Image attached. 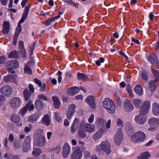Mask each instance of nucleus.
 <instances>
[{"mask_svg": "<svg viewBox=\"0 0 159 159\" xmlns=\"http://www.w3.org/2000/svg\"><path fill=\"white\" fill-rule=\"evenodd\" d=\"M150 107V103L149 101L144 102L140 108V113L135 117L134 120L137 123L143 125L146 121L147 119L144 116L148 113Z\"/></svg>", "mask_w": 159, "mask_h": 159, "instance_id": "nucleus-1", "label": "nucleus"}, {"mask_svg": "<svg viewBox=\"0 0 159 159\" xmlns=\"http://www.w3.org/2000/svg\"><path fill=\"white\" fill-rule=\"evenodd\" d=\"M30 8V6L28 5L25 7L22 15V17L18 23V25L16 28L14 35L18 36L21 31L22 29L21 24L24 22L27 18L28 13Z\"/></svg>", "mask_w": 159, "mask_h": 159, "instance_id": "nucleus-2", "label": "nucleus"}, {"mask_svg": "<svg viewBox=\"0 0 159 159\" xmlns=\"http://www.w3.org/2000/svg\"><path fill=\"white\" fill-rule=\"evenodd\" d=\"M95 151L98 152H100L103 151L107 154H110L111 152L110 143L107 140L102 142L100 145L96 146Z\"/></svg>", "mask_w": 159, "mask_h": 159, "instance_id": "nucleus-3", "label": "nucleus"}, {"mask_svg": "<svg viewBox=\"0 0 159 159\" xmlns=\"http://www.w3.org/2000/svg\"><path fill=\"white\" fill-rule=\"evenodd\" d=\"M145 138L146 135L144 132L138 131L132 135L130 140L132 142L136 143L143 141Z\"/></svg>", "mask_w": 159, "mask_h": 159, "instance_id": "nucleus-4", "label": "nucleus"}, {"mask_svg": "<svg viewBox=\"0 0 159 159\" xmlns=\"http://www.w3.org/2000/svg\"><path fill=\"white\" fill-rule=\"evenodd\" d=\"M104 107L110 113H113L115 110L116 107L113 101L111 99L106 98L103 102Z\"/></svg>", "mask_w": 159, "mask_h": 159, "instance_id": "nucleus-5", "label": "nucleus"}, {"mask_svg": "<svg viewBox=\"0 0 159 159\" xmlns=\"http://www.w3.org/2000/svg\"><path fill=\"white\" fill-rule=\"evenodd\" d=\"M18 61L16 60L8 61L6 63V66L7 67V70L9 72L14 74L15 71L12 69L17 67L19 66Z\"/></svg>", "mask_w": 159, "mask_h": 159, "instance_id": "nucleus-6", "label": "nucleus"}, {"mask_svg": "<svg viewBox=\"0 0 159 159\" xmlns=\"http://www.w3.org/2000/svg\"><path fill=\"white\" fill-rule=\"evenodd\" d=\"M82 152L79 147L75 148V150L71 154L70 159H81L82 157Z\"/></svg>", "mask_w": 159, "mask_h": 159, "instance_id": "nucleus-7", "label": "nucleus"}, {"mask_svg": "<svg viewBox=\"0 0 159 159\" xmlns=\"http://www.w3.org/2000/svg\"><path fill=\"white\" fill-rule=\"evenodd\" d=\"M22 103L21 99L17 97H15L11 99L9 102L11 107L14 109H17L18 108Z\"/></svg>", "mask_w": 159, "mask_h": 159, "instance_id": "nucleus-8", "label": "nucleus"}, {"mask_svg": "<svg viewBox=\"0 0 159 159\" xmlns=\"http://www.w3.org/2000/svg\"><path fill=\"white\" fill-rule=\"evenodd\" d=\"M80 125L85 131L87 133H91L95 131V127L93 124L85 123L84 121H82Z\"/></svg>", "mask_w": 159, "mask_h": 159, "instance_id": "nucleus-9", "label": "nucleus"}, {"mask_svg": "<svg viewBox=\"0 0 159 159\" xmlns=\"http://www.w3.org/2000/svg\"><path fill=\"white\" fill-rule=\"evenodd\" d=\"M148 124L152 127L148 129L150 131L154 129V127L159 126V118H155L152 117L148 119Z\"/></svg>", "mask_w": 159, "mask_h": 159, "instance_id": "nucleus-10", "label": "nucleus"}, {"mask_svg": "<svg viewBox=\"0 0 159 159\" xmlns=\"http://www.w3.org/2000/svg\"><path fill=\"white\" fill-rule=\"evenodd\" d=\"M123 138V135L122 130L120 129H118L114 137V141L116 144L117 145L120 144Z\"/></svg>", "mask_w": 159, "mask_h": 159, "instance_id": "nucleus-11", "label": "nucleus"}, {"mask_svg": "<svg viewBox=\"0 0 159 159\" xmlns=\"http://www.w3.org/2000/svg\"><path fill=\"white\" fill-rule=\"evenodd\" d=\"M0 93L6 96L9 97L12 94V89L9 86H5L0 89Z\"/></svg>", "mask_w": 159, "mask_h": 159, "instance_id": "nucleus-12", "label": "nucleus"}, {"mask_svg": "<svg viewBox=\"0 0 159 159\" xmlns=\"http://www.w3.org/2000/svg\"><path fill=\"white\" fill-rule=\"evenodd\" d=\"M70 152V147L67 143L64 144L63 148L62 154L64 158H66Z\"/></svg>", "mask_w": 159, "mask_h": 159, "instance_id": "nucleus-13", "label": "nucleus"}, {"mask_svg": "<svg viewBox=\"0 0 159 159\" xmlns=\"http://www.w3.org/2000/svg\"><path fill=\"white\" fill-rule=\"evenodd\" d=\"M76 106L74 104H70L69 106L68 110L66 112V115L68 119H71L75 113Z\"/></svg>", "mask_w": 159, "mask_h": 159, "instance_id": "nucleus-14", "label": "nucleus"}, {"mask_svg": "<svg viewBox=\"0 0 159 159\" xmlns=\"http://www.w3.org/2000/svg\"><path fill=\"white\" fill-rule=\"evenodd\" d=\"M123 106L126 112H130L133 110L134 108V106L128 99H126L124 102Z\"/></svg>", "mask_w": 159, "mask_h": 159, "instance_id": "nucleus-15", "label": "nucleus"}, {"mask_svg": "<svg viewBox=\"0 0 159 159\" xmlns=\"http://www.w3.org/2000/svg\"><path fill=\"white\" fill-rule=\"evenodd\" d=\"M105 132V129H100L93 135L92 138L94 140H97L102 137Z\"/></svg>", "mask_w": 159, "mask_h": 159, "instance_id": "nucleus-16", "label": "nucleus"}, {"mask_svg": "<svg viewBox=\"0 0 159 159\" xmlns=\"http://www.w3.org/2000/svg\"><path fill=\"white\" fill-rule=\"evenodd\" d=\"M24 43L23 41H20L18 44V47L20 50V52L21 54L22 57L25 58L26 57V52L24 48Z\"/></svg>", "mask_w": 159, "mask_h": 159, "instance_id": "nucleus-17", "label": "nucleus"}, {"mask_svg": "<svg viewBox=\"0 0 159 159\" xmlns=\"http://www.w3.org/2000/svg\"><path fill=\"white\" fill-rule=\"evenodd\" d=\"M86 102L90 105L91 107L94 108L95 107V99L92 96H88L86 99Z\"/></svg>", "mask_w": 159, "mask_h": 159, "instance_id": "nucleus-18", "label": "nucleus"}, {"mask_svg": "<svg viewBox=\"0 0 159 159\" xmlns=\"http://www.w3.org/2000/svg\"><path fill=\"white\" fill-rule=\"evenodd\" d=\"M62 14L61 12H59L58 13V15L57 16L53 17L50 19H48L44 22V24L45 25L47 26L49 25L52 21H54L57 19H58L60 17V15Z\"/></svg>", "mask_w": 159, "mask_h": 159, "instance_id": "nucleus-19", "label": "nucleus"}, {"mask_svg": "<svg viewBox=\"0 0 159 159\" xmlns=\"http://www.w3.org/2000/svg\"><path fill=\"white\" fill-rule=\"evenodd\" d=\"M45 139L44 136H41L40 137L36 138V144L39 147L43 146L45 144Z\"/></svg>", "mask_w": 159, "mask_h": 159, "instance_id": "nucleus-20", "label": "nucleus"}, {"mask_svg": "<svg viewBox=\"0 0 159 159\" xmlns=\"http://www.w3.org/2000/svg\"><path fill=\"white\" fill-rule=\"evenodd\" d=\"M39 115L38 113H36L30 116L28 118V121L30 122L35 123L37 121L39 118Z\"/></svg>", "mask_w": 159, "mask_h": 159, "instance_id": "nucleus-21", "label": "nucleus"}, {"mask_svg": "<svg viewBox=\"0 0 159 159\" xmlns=\"http://www.w3.org/2000/svg\"><path fill=\"white\" fill-rule=\"evenodd\" d=\"M3 25L2 32L4 34H6L9 31L10 23L8 22L5 21L3 22Z\"/></svg>", "mask_w": 159, "mask_h": 159, "instance_id": "nucleus-22", "label": "nucleus"}, {"mask_svg": "<svg viewBox=\"0 0 159 159\" xmlns=\"http://www.w3.org/2000/svg\"><path fill=\"white\" fill-rule=\"evenodd\" d=\"M148 60L152 65H155L158 63L157 56L155 54H151L148 58Z\"/></svg>", "mask_w": 159, "mask_h": 159, "instance_id": "nucleus-23", "label": "nucleus"}, {"mask_svg": "<svg viewBox=\"0 0 159 159\" xmlns=\"http://www.w3.org/2000/svg\"><path fill=\"white\" fill-rule=\"evenodd\" d=\"M52 100L53 102V105L56 108H59L61 102L59 98L56 96H53L52 97Z\"/></svg>", "mask_w": 159, "mask_h": 159, "instance_id": "nucleus-24", "label": "nucleus"}, {"mask_svg": "<svg viewBox=\"0 0 159 159\" xmlns=\"http://www.w3.org/2000/svg\"><path fill=\"white\" fill-rule=\"evenodd\" d=\"M79 88L77 87H72L68 90V94L70 95H73L77 93L79 91Z\"/></svg>", "mask_w": 159, "mask_h": 159, "instance_id": "nucleus-25", "label": "nucleus"}, {"mask_svg": "<svg viewBox=\"0 0 159 159\" xmlns=\"http://www.w3.org/2000/svg\"><path fill=\"white\" fill-rule=\"evenodd\" d=\"M152 112L156 116L159 115V107L157 103H154L152 106Z\"/></svg>", "mask_w": 159, "mask_h": 159, "instance_id": "nucleus-26", "label": "nucleus"}, {"mask_svg": "<svg viewBox=\"0 0 159 159\" xmlns=\"http://www.w3.org/2000/svg\"><path fill=\"white\" fill-rule=\"evenodd\" d=\"M84 131L82 127H81L80 125L79 128V130L78 131V135L80 137L84 138L86 137V134Z\"/></svg>", "mask_w": 159, "mask_h": 159, "instance_id": "nucleus-27", "label": "nucleus"}, {"mask_svg": "<svg viewBox=\"0 0 159 159\" xmlns=\"http://www.w3.org/2000/svg\"><path fill=\"white\" fill-rule=\"evenodd\" d=\"M10 119L11 121L14 123H18L20 121V118L19 116L18 115L16 114L12 115Z\"/></svg>", "mask_w": 159, "mask_h": 159, "instance_id": "nucleus-28", "label": "nucleus"}, {"mask_svg": "<svg viewBox=\"0 0 159 159\" xmlns=\"http://www.w3.org/2000/svg\"><path fill=\"white\" fill-rule=\"evenodd\" d=\"M150 154L148 152H146L137 157L138 159H147L150 156Z\"/></svg>", "mask_w": 159, "mask_h": 159, "instance_id": "nucleus-29", "label": "nucleus"}, {"mask_svg": "<svg viewBox=\"0 0 159 159\" xmlns=\"http://www.w3.org/2000/svg\"><path fill=\"white\" fill-rule=\"evenodd\" d=\"M42 122L47 126L50 124V120L49 116L47 115H45L42 119Z\"/></svg>", "mask_w": 159, "mask_h": 159, "instance_id": "nucleus-30", "label": "nucleus"}, {"mask_svg": "<svg viewBox=\"0 0 159 159\" xmlns=\"http://www.w3.org/2000/svg\"><path fill=\"white\" fill-rule=\"evenodd\" d=\"M135 93L139 95H141L143 93V91L140 85L139 84L136 85L134 89Z\"/></svg>", "mask_w": 159, "mask_h": 159, "instance_id": "nucleus-31", "label": "nucleus"}, {"mask_svg": "<svg viewBox=\"0 0 159 159\" xmlns=\"http://www.w3.org/2000/svg\"><path fill=\"white\" fill-rule=\"evenodd\" d=\"M29 65H30V62H28L27 64L25 65L24 70L25 73L30 75L32 73V71L31 69L29 66Z\"/></svg>", "mask_w": 159, "mask_h": 159, "instance_id": "nucleus-32", "label": "nucleus"}, {"mask_svg": "<svg viewBox=\"0 0 159 159\" xmlns=\"http://www.w3.org/2000/svg\"><path fill=\"white\" fill-rule=\"evenodd\" d=\"M31 93H30L27 89H25L23 92L24 96L25 101H28L31 96Z\"/></svg>", "mask_w": 159, "mask_h": 159, "instance_id": "nucleus-33", "label": "nucleus"}, {"mask_svg": "<svg viewBox=\"0 0 159 159\" xmlns=\"http://www.w3.org/2000/svg\"><path fill=\"white\" fill-rule=\"evenodd\" d=\"M142 102L141 100L139 98L133 99V103L135 107L137 108H139Z\"/></svg>", "mask_w": 159, "mask_h": 159, "instance_id": "nucleus-34", "label": "nucleus"}, {"mask_svg": "<svg viewBox=\"0 0 159 159\" xmlns=\"http://www.w3.org/2000/svg\"><path fill=\"white\" fill-rule=\"evenodd\" d=\"M42 153L41 150L39 148H34L32 152V154L35 156H39Z\"/></svg>", "mask_w": 159, "mask_h": 159, "instance_id": "nucleus-35", "label": "nucleus"}, {"mask_svg": "<svg viewBox=\"0 0 159 159\" xmlns=\"http://www.w3.org/2000/svg\"><path fill=\"white\" fill-rule=\"evenodd\" d=\"M156 81V80H152L149 83V86L152 91H154L157 87L155 84Z\"/></svg>", "mask_w": 159, "mask_h": 159, "instance_id": "nucleus-36", "label": "nucleus"}, {"mask_svg": "<svg viewBox=\"0 0 159 159\" xmlns=\"http://www.w3.org/2000/svg\"><path fill=\"white\" fill-rule=\"evenodd\" d=\"M43 133V130L41 129H39L37 130L35 133V138L40 137L41 136H44L42 134Z\"/></svg>", "mask_w": 159, "mask_h": 159, "instance_id": "nucleus-37", "label": "nucleus"}, {"mask_svg": "<svg viewBox=\"0 0 159 159\" xmlns=\"http://www.w3.org/2000/svg\"><path fill=\"white\" fill-rule=\"evenodd\" d=\"M54 116L55 119L58 122L61 121V113L60 112L58 111L55 112L54 113Z\"/></svg>", "mask_w": 159, "mask_h": 159, "instance_id": "nucleus-38", "label": "nucleus"}, {"mask_svg": "<svg viewBox=\"0 0 159 159\" xmlns=\"http://www.w3.org/2000/svg\"><path fill=\"white\" fill-rule=\"evenodd\" d=\"M25 106H27L26 108L27 110H29V111L33 110L34 108V105L31 103V102L30 101L28 102Z\"/></svg>", "mask_w": 159, "mask_h": 159, "instance_id": "nucleus-39", "label": "nucleus"}, {"mask_svg": "<svg viewBox=\"0 0 159 159\" xmlns=\"http://www.w3.org/2000/svg\"><path fill=\"white\" fill-rule=\"evenodd\" d=\"M152 71L155 76L156 80L159 81V69L156 70L152 69Z\"/></svg>", "mask_w": 159, "mask_h": 159, "instance_id": "nucleus-40", "label": "nucleus"}, {"mask_svg": "<svg viewBox=\"0 0 159 159\" xmlns=\"http://www.w3.org/2000/svg\"><path fill=\"white\" fill-rule=\"evenodd\" d=\"M27 106H25L24 107L20 109L19 113L20 115L22 116L24 115L28 110L26 108Z\"/></svg>", "mask_w": 159, "mask_h": 159, "instance_id": "nucleus-41", "label": "nucleus"}, {"mask_svg": "<svg viewBox=\"0 0 159 159\" xmlns=\"http://www.w3.org/2000/svg\"><path fill=\"white\" fill-rule=\"evenodd\" d=\"M31 141V138L30 136H27L26 137L24 140L23 143V144L28 145H30V142Z\"/></svg>", "mask_w": 159, "mask_h": 159, "instance_id": "nucleus-42", "label": "nucleus"}, {"mask_svg": "<svg viewBox=\"0 0 159 159\" xmlns=\"http://www.w3.org/2000/svg\"><path fill=\"white\" fill-rule=\"evenodd\" d=\"M35 45V43L34 42L30 46L29 48L28 49V51L30 52V55H32L33 54V51Z\"/></svg>", "mask_w": 159, "mask_h": 159, "instance_id": "nucleus-43", "label": "nucleus"}, {"mask_svg": "<svg viewBox=\"0 0 159 159\" xmlns=\"http://www.w3.org/2000/svg\"><path fill=\"white\" fill-rule=\"evenodd\" d=\"M36 107L37 109H39L42 106V102L40 100H37L35 102Z\"/></svg>", "mask_w": 159, "mask_h": 159, "instance_id": "nucleus-44", "label": "nucleus"}, {"mask_svg": "<svg viewBox=\"0 0 159 159\" xmlns=\"http://www.w3.org/2000/svg\"><path fill=\"white\" fill-rule=\"evenodd\" d=\"M97 122L98 125H103L105 123V120L102 118H98L97 119Z\"/></svg>", "mask_w": 159, "mask_h": 159, "instance_id": "nucleus-45", "label": "nucleus"}, {"mask_svg": "<svg viewBox=\"0 0 159 159\" xmlns=\"http://www.w3.org/2000/svg\"><path fill=\"white\" fill-rule=\"evenodd\" d=\"M17 56V53L16 50L12 51L8 55L9 58H16Z\"/></svg>", "mask_w": 159, "mask_h": 159, "instance_id": "nucleus-46", "label": "nucleus"}, {"mask_svg": "<svg viewBox=\"0 0 159 159\" xmlns=\"http://www.w3.org/2000/svg\"><path fill=\"white\" fill-rule=\"evenodd\" d=\"M78 77L79 80L84 81L86 80L87 77L84 75L83 74L79 73L78 75Z\"/></svg>", "mask_w": 159, "mask_h": 159, "instance_id": "nucleus-47", "label": "nucleus"}, {"mask_svg": "<svg viewBox=\"0 0 159 159\" xmlns=\"http://www.w3.org/2000/svg\"><path fill=\"white\" fill-rule=\"evenodd\" d=\"M30 145L23 144V151L24 152H27L30 148Z\"/></svg>", "mask_w": 159, "mask_h": 159, "instance_id": "nucleus-48", "label": "nucleus"}, {"mask_svg": "<svg viewBox=\"0 0 159 159\" xmlns=\"http://www.w3.org/2000/svg\"><path fill=\"white\" fill-rule=\"evenodd\" d=\"M142 79L145 81H147L148 80V77L147 75V73L146 72H143L141 75Z\"/></svg>", "mask_w": 159, "mask_h": 159, "instance_id": "nucleus-49", "label": "nucleus"}, {"mask_svg": "<svg viewBox=\"0 0 159 159\" xmlns=\"http://www.w3.org/2000/svg\"><path fill=\"white\" fill-rule=\"evenodd\" d=\"M116 125L120 127H122L123 126V122L120 119H117L116 121Z\"/></svg>", "mask_w": 159, "mask_h": 159, "instance_id": "nucleus-50", "label": "nucleus"}, {"mask_svg": "<svg viewBox=\"0 0 159 159\" xmlns=\"http://www.w3.org/2000/svg\"><path fill=\"white\" fill-rule=\"evenodd\" d=\"M5 101V97L2 95H0V106H1Z\"/></svg>", "mask_w": 159, "mask_h": 159, "instance_id": "nucleus-51", "label": "nucleus"}, {"mask_svg": "<svg viewBox=\"0 0 159 159\" xmlns=\"http://www.w3.org/2000/svg\"><path fill=\"white\" fill-rule=\"evenodd\" d=\"M104 61V60L102 57H100L99 60L96 61V64L98 66H99L100 65L101 62L103 63Z\"/></svg>", "mask_w": 159, "mask_h": 159, "instance_id": "nucleus-52", "label": "nucleus"}, {"mask_svg": "<svg viewBox=\"0 0 159 159\" xmlns=\"http://www.w3.org/2000/svg\"><path fill=\"white\" fill-rule=\"evenodd\" d=\"M32 125L31 124L29 125V126H26L24 130L26 132L30 131L32 129Z\"/></svg>", "mask_w": 159, "mask_h": 159, "instance_id": "nucleus-53", "label": "nucleus"}, {"mask_svg": "<svg viewBox=\"0 0 159 159\" xmlns=\"http://www.w3.org/2000/svg\"><path fill=\"white\" fill-rule=\"evenodd\" d=\"M10 77H12L11 75H10L7 76H5L4 77V80L6 82H8L10 81V80H13L14 78H10Z\"/></svg>", "mask_w": 159, "mask_h": 159, "instance_id": "nucleus-54", "label": "nucleus"}, {"mask_svg": "<svg viewBox=\"0 0 159 159\" xmlns=\"http://www.w3.org/2000/svg\"><path fill=\"white\" fill-rule=\"evenodd\" d=\"M111 119L108 120L106 124V127L107 129H108L111 128Z\"/></svg>", "mask_w": 159, "mask_h": 159, "instance_id": "nucleus-55", "label": "nucleus"}, {"mask_svg": "<svg viewBox=\"0 0 159 159\" xmlns=\"http://www.w3.org/2000/svg\"><path fill=\"white\" fill-rule=\"evenodd\" d=\"M80 122V120L78 118H76L74 120L72 125L78 127V125Z\"/></svg>", "mask_w": 159, "mask_h": 159, "instance_id": "nucleus-56", "label": "nucleus"}, {"mask_svg": "<svg viewBox=\"0 0 159 159\" xmlns=\"http://www.w3.org/2000/svg\"><path fill=\"white\" fill-rule=\"evenodd\" d=\"M14 145V146L17 148H19L21 147V144L17 142H15Z\"/></svg>", "mask_w": 159, "mask_h": 159, "instance_id": "nucleus-57", "label": "nucleus"}, {"mask_svg": "<svg viewBox=\"0 0 159 159\" xmlns=\"http://www.w3.org/2000/svg\"><path fill=\"white\" fill-rule=\"evenodd\" d=\"M94 120V115L93 114H91L89 118L88 119V121L90 123H92Z\"/></svg>", "mask_w": 159, "mask_h": 159, "instance_id": "nucleus-58", "label": "nucleus"}, {"mask_svg": "<svg viewBox=\"0 0 159 159\" xmlns=\"http://www.w3.org/2000/svg\"><path fill=\"white\" fill-rule=\"evenodd\" d=\"M78 128V127L75 126V125H72L71 126V132L72 133H74L76 132Z\"/></svg>", "mask_w": 159, "mask_h": 159, "instance_id": "nucleus-59", "label": "nucleus"}, {"mask_svg": "<svg viewBox=\"0 0 159 159\" xmlns=\"http://www.w3.org/2000/svg\"><path fill=\"white\" fill-rule=\"evenodd\" d=\"M84 156L86 158H89L91 156L90 152L88 151H85L84 153Z\"/></svg>", "mask_w": 159, "mask_h": 159, "instance_id": "nucleus-60", "label": "nucleus"}, {"mask_svg": "<svg viewBox=\"0 0 159 159\" xmlns=\"http://www.w3.org/2000/svg\"><path fill=\"white\" fill-rule=\"evenodd\" d=\"M38 98L44 101H47V98L45 96L41 95L38 96Z\"/></svg>", "mask_w": 159, "mask_h": 159, "instance_id": "nucleus-61", "label": "nucleus"}, {"mask_svg": "<svg viewBox=\"0 0 159 159\" xmlns=\"http://www.w3.org/2000/svg\"><path fill=\"white\" fill-rule=\"evenodd\" d=\"M7 159H18V157L16 156L10 155L8 156Z\"/></svg>", "mask_w": 159, "mask_h": 159, "instance_id": "nucleus-62", "label": "nucleus"}, {"mask_svg": "<svg viewBox=\"0 0 159 159\" xmlns=\"http://www.w3.org/2000/svg\"><path fill=\"white\" fill-rule=\"evenodd\" d=\"M29 90L31 93H33L34 92V89L33 86L31 84H30L29 86Z\"/></svg>", "mask_w": 159, "mask_h": 159, "instance_id": "nucleus-63", "label": "nucleus"}, {"mask_svg": "<svg viewBox=\"0 0 159 159\" xmlns=\"http://www.w3.org/2000/svg\"><path fill=\"white\" fill-rule=\"evenodd\" d=\"M61 150V148L60 147L57 146L54 149V152L56 153H58L60 152Z\"/></svg>", "mask_w": 159, "mask_h": 159, "instance_id": "nucleus-64", "label": "nucleus"}]
</instances>
